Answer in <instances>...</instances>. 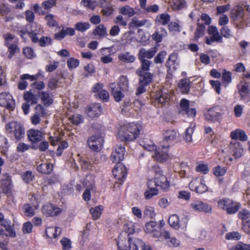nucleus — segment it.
I'll return each mask as SVG.
<instances>
[{
	"instance_id": "6",
	"label": "nucleus",
	"mask_w": 250,
	"mask_h": 250,
	"mask_svg": "<svg viewBox=\"0 0 250 250\" xmlns=\"http://www.w3.org/2000/svg\"><path fill=\"white\" fill-rule=\"evenodd\" d=\"M5 129L8 133H13L17 140H21L25 135V129L23 125L17 122H9L6 124Z\"/></svg>"
},
{
	"instance_id": "17",
	"label": "nucleus",
	"mask_w": 250,
	"mask_h": 250,
	"mask_svg": "<svg viewBox=\"0 0 250 250\" xmlns=\"http://www.w3.org/2000/svg\"><path fill=\"white\" fill-rule=\"evenodd\" d=\"M158 48L156 46L151 47L146 50V48H142L140 49L138 56V59L143 60H148L152 58L156 53Z\"/></svg>"
},
{
	"instance_id": "52",
	"label": "nucleus",
	"mask_w": 250,
	"mask_h": 250,
	"mask_svg": "<svg viewBox=\"0 0 250 250\" xmlns=\"http://www.w3.org/2000/svg\"><path fill=\"white\" fill-rule=\"evenodd\" d=\"M227 172V168L225 167H221L218 166L213 168V173L216 176H222Z\"/></svg>"
},
{
	"instance_id": "18",
	"label": "nucleus",
	"mask_w": 250,
	"mask_h": 250,
	"mask_svg": "<svg viewBox=\"0 0 250 250\" xmlns=\"http://www.w3.org/2000/svg\"><path fill=\"white\" fill-rule=\"evenodd\" d=\"M40 74H37L34 75H31L28 74H24L20 76L21 81L18 84V88L20 90H24L28 85L27 83L25 81V80H29L31 82L35 81L38 79Z\"/></svg>"
},
{
	"instance_id": "51",
	"label": "nucleus",
	"mask_w": 250,
	"mask_h": 250,
	"mask_svg": "<svg viewBox=\"0 0 250 250\" xmlns=\"http://www.w3.org/2000/svg\"><path fill=\"white\" fill-rule=\"evenodd\" d=\"M241 237L240 234L235 231L228 233L225 235V238L227 240H238L240 239Z\"/></svg>"
},
{
	"instance_id": "7",
	"label": "nucleus",
	"mask_w": 250,
	"mask_h": 250,
	"mask_svg": "<svg viewBox=\"0 0 250 250\" xmlns=\"http://www.w3.org/2000/svg\"><path fill=\"white\" fill-rule=\"evenodd\" d=\"M218 206L221 209L226 210L229 214H234L238 211L240 208L239 203L229 199L220 200L218 202Z\"/></svg>"
},
{
	"instance_id": "23",
	"label": "nucleus",
	"mask_w": 250,
	"mask_h": 250,
	"mask_svg": "<svg viewBox=\"0 0 250 250\" xmlns=\"http://www.w3.org/2000/svg\"><path fill=\"white\" fill-rule=\"evenodd\" d=\"M75 29L73 28H63L60 32L55 34L54 37L57 40H61L66 36H72L75 35Z\"/></svg>"
},
{
	"instance_id": "41",
	"label": "nucleus",
	"mask_w": 250,
	"mask_h": 250,
	"mask_svg": "<svg viewBox=\"0 0 250 250\" xmlns=\"http://www.w3.org/2000/svg\"><path fill=\"white\" fill-rule=\"evenodd\" d=\"M93 34L101 37H105L107 35L106 28L103 24H100L96 27L93 31Z\"/></svg>"
},
{
	"instance_id": "13",
	"label": "nucleus",
	"mask_w": 250,
	"mask_h": 250,
	"mask_svg": "<svg viewBox=\"0 0 250 250\" xmlns=\"http://www.w3.org/2000/svg\"><path fill=\"white\" fill-rule=\"evenodd\" d=\"M160 228L157 226L156 222L150 221L146 224L145 231L150 234L152 237L158 238L161 236Z\"/></svg>"
},
{
	"instance_id": "31",
	"label": "nucleus",
	"mask_w": 250,
	"mask_h": 250,
	"mask_svg": "<svg viewBox=\"0 0 250 250\" xmlns=\"http://www.w3.org/2000/svg\"><path fill=\"white\" fill-rule=\"evenodd\" d=\"M138 59L141 63V66L136 70V72H149L151 62L148 60Z\"/></svg>"
},
{
	"instance_id": "29",
	"label": "nucleus",
	"mask_w": 250,
	"mask_h": 250,
	"mask_svg": "<svg viewBox=\"0 0 250 250\" xmlns=\"http://www.w3.org/2000/svg\"><path fill=\"white\" fill-rule=\"evenodd\" d=\"M206 26L203 23H198L194 32V41L197 42L198 39L205 34Z\"/></svg>"
},
{
	"instance_id": "25",
	"label": "nucleus",
	"mask_w": 250,
	"mask_h": 250,
	"mask_svg": "<svg viewBox=\"0 0 250 250\" xmlns=\"http://www.w3.org/2000/svg\"><path fill=\"white\" fill-rule=\"evenodd\" d=\"M230 148L235 158H239L242 155L244 149L242 146L239 143L236 142L231 144Z\"/></svg>"
},
{
	"instance_id": "2",
	"label": "nucleus",
	"mask_w": 250,
	"mask_h": 250,
	"mask_svg": "<svg viewBox=\"0 0 250 250\" xmlns=\"http://www.w3.org/2000/svg\"><path fill=\"white\" fill-rule=\"evenodd\" d=\"M140 127L139 125L133 123L125 125L119 129L117 138L122 141H132L138 136Z\"/></svg>"
},
{
	"instance_id": "12",
	"label": "nucleus",
	"mask_w": 250,
	"mask_h": 250,
	"mask_svg": "<svg viewBox=\"0 0 250 250\" xmlns=\"http://www.w3.org/2000/svg\"><path fill=\"white\" fill-rule=\"evenodd\" d=\"M238 92L243 100H248L250 97L249 83L245 81H241L237 85Z\"/></svg>"
},
{
	"instance_id": "53",
	"label": "nucleus",
	"mask_w": 250,
	"mask_h": 250,
	"mask_svg": "<svg viewBox=\"0 0 250 250\" xmlns=\"http://www.w3.org/2000/svg\"><path fill=\"white\" fill-rule=\"evenodd\" d=\"M111 94L116 102H120L125 97L124 94L122 92V90L120 89L113 91Z\"/></svg>"
},
{
	"instance_id": "47",
	"label": "nucleus",
	"mask_w": 250,
	"mask_h": 250,
	"mask_svg": "<svg viewBox=\"0 0 250 250\" xmlns=\"http://www.w3.org/2000/svg\"><path fill=\"white\" fill-rule=\"evenodd\" d=\"M170 21V16L167 14H162L159 17H157L156 21L160 24L165 25Z\"/></svg>"
},
{
	"instance_id": "56",
	"label": "nucleus",
	"mask_w": 250,
	"mask_h": 250,
	"mask_svg": "<svg viewBox=\"0 0 250 250\" xmlns=\"http://www.w3.org/2000/svg\"><path fill=\"white\" fill-rule=\"evenodd\" d=\"M158 194V189H147L144 193L146 199L149 200Z\"/></svg>"
},
{
	"instance_id": "11",
	"label": "nucleus",
	"mask_w": 250,
	"mask_h": 250,
	"mask_svg": "<svg viewBox=\"0 0 250 250\" xmlns=\"http://www.w3.org/2000/svg\"><path fill=\"white\" fill-rule=\"evenodd\" d=\"M104 140L100 136H92L87 140V144L90 149L98 152L102 149Z\"/></svg>"
},
{
	"instance_id": "26",
	"label": "nucleus",
	"mask_w": 250,
	"mask_h": 250,
	"mask_svg": "<svg viewBox=\"0 0 250 250\" xmlns=\"http://www.w3.org/2000/svg\"><path fill=\"white\" fill-rule=\"evenodd\" d=\"M62 232L60 228L48 227L45 229V233L48 237L50 238H56L60 235Z\"/></svg>"
},
{
	"instance_id": "27",
	"label": "nucleus",
	"mask_w": 250,
	"mask_h": 250,
	"mask_svg": "<svg viewBox=\"0 0 250 250\" xmlns=\"http://www.w3.org/2000/svg\"><path fill=\"white\" fill-rule=\"evenodd\" d=\"M118 59L120 61L126 63H132L135 60V57L131 54L129 52H125L120 54L118 55Z\"/></svg>"
},
{
	"instance_id": "62",
	"label": "nucleus",
	"mask_w": 250,
	"mask_h": 250,
	"mask_svg": "<svg viewBox=\"0 0 250 250\" xmlns=\"http://www.w3.org/2000/svg\"><path fill=\"white\" fill-rule=\"evenodd\" d=\"M207 190L208 187L205 185V181L204 180H201L195 191L198 193L202 194L206 192Z\"/></svg>"
},
{
	"instance_id": "64",
	"label": "nucleus",
	"mask_w": 250,
	"mask_h": 250,
	"mask_svg": "<svg viewBox=\"0 0 250 250\" xmlns=\"http://www.w3.org/2000/svg\"><path fill=\"white\" fill-rule=\"evenodd\" d=\"M234 250H250V244L239 242L234 246Z\"/></svg>"
},
{
	"instance_id": "21",
	"label": "nucleus",
	"mask_w": 250,
	"mask_h": 250,
	"mask_svg": "<svg viewBox=\"0 0 250 250\" xmlns=\"http://www.w3.org/2000/svg\"><path fill=\"white\" fill-rule=\"evenodd\" d=\"M102 108L101 105L98 103H95L90 105L87 110V114L91 118L98 117L101 113Z\"/></svg>"
},
{
	"instance_id": "38",
	"label": "nucleus",
	"mask_w": 250,
	"mask_h": 250,
	"mask_svg": "<svg viewBox=\"0 0 250 250\" xmlns=\"http://www.w3.org/2000/svg\"><path fill=\"white\" fill-rule=\"evenodd\" d=\"M53 169V167L50 164L42 163L37 167V170L39 172L44 174H49Z\"/></svg>"
},
{
	"instance_id": "55",
	"label": "nucleus",
	"mask_w": 250,
	"mask_h": 250,
	"mask_svg": "<svg viewBox=\"0 0 250 250\" xmlns=\"http://www.w3.org/2000/svg\"><path fill=\"white\" fill-rule=\"evenodd\" d=\"M61 243L63 250H69L71 248V242L70 240L67 238H62L61 240Z\"/></svg>"
},
{
	"instance_id": "30",
	"label": "nucleus",
	"mask_w": 250,
	"mask_h": 250,
	"mask_svg": "<svg viewBox=\"0 0 250 250\" xmlns=\"http://www.w3.org/2000/svg\"><path fill=\"white\" fill-rule=\"evenodd\" d=\"M39 95L45 105L49 106L53 103L52 95L48 92L42 91Z\"/></svg>"
},
{
	"instance_id": "49",
	"label": "nucleus",
	"mask_w": 250,
	"mask_h": 250,
	"mask_svg": "<svg viewBox=\"0 0 250 250\" xmlns=\"http://www.w3.org/2000/svg\"><path fill=\"white\" fill-rule=\"evenodd\" d=\"M167 55L166 51L163 50L159 52L154 59V62L156 64L162 63Z\"/></svg>"
},
{
	"instance_id": "63",
	"label": "nucleus",
	"mask_w": 250,
	"mask_h": 250,
	"mask_svg": "<svg viewBox=\"0 0 250 250\" xmlns=\"http://www.w3.org/2000/svg\"><path fill=\"white\" fill-rule=\"evenodd\" d=\"M34 177V176L31 171H27L22 175L23 180L26 183H29L32 181Z\"/></svg>"
},
{
	"instance_id": "54",
	"label": "nucleus",
	"mask_w": 250,
	"mask_h": 250,
	"mask_svg": "<svg viewBox=\"0 0 250 250\" xmlns=\"http://www.w3.org/2000/svg\"><path fill=\"white\" fill-rule=\"evenodd\" d=\"M23 53L28 59H31L36 56L33 49L31 47H25L23 49Z\"/></svg>"
},
{
	"instance_id": "39",
	"label": "nucleus",
	"mask_w": 250,
	"mask_h": 250,
	"mask_svg": "<svg viewBox=\"0 0 250 250\" xmlns=\"http://www.w3.org/2000/svg\"><path fill=\"white\" fill-rule=\"evenodd\" d=\"M223 41V38L221 35H220L218 31L217 33L213 34L210 38L208 37L206 38V43L208 45H211L214 42H222Z\"/></svg>"
},
{
	"instance_id": "4",
	"label": "nucleus",
	"mask_w": 250,
	"mask_h": 250,
	"mask_svg": "<svg viewBox=\"0 0 250 250\" xmlns=\"http://www.w3.org/2000/svg\"><path fill=\"white\" fill-rule=\"evenodd\" d=\"M230 18L237 29H243L247 24L248 16L244 12V9L241 6H238L235 11L232 12Z\"/></svg>"
},
{
	"instance_id": "42",
	"label": "nucleus",
	"mask_w": 250,
	"mask_h": 250,
	"mask_svg": "<svg viewBox=\"0 0 250 250\" xmlns=\"http://www.w3.org/2000/svg\"><path fill=\"white\" fill-rule=\"evenodd\" d=\"M90 25L87 22H79L74 25L75 28L76 30L84 32L90 28Z\"/></svg>"
},
{
	"instance_id": "10",
	"label": "nucleus",
	"mask_w": 250,
	"mask_h": 250,
	"mask_svg": "<svg viewBox=\"0 0 250 250\" xmlns=\"http://www.w3.org/2000/svg\"><path fill=\"white\" fill-rule=\"evenodd\" d=\"M0 106L13 110L15 107V101L12 96L7 92L0 93Z\"/></svg>"
},
{
	"instance_id": "59",
	"label": "nucleus",
	"mask_w": 250,
	"mask_h": 250,
	"mask_svg": "<svg viewBox=\"0 0 250 250\" xmlns=\"http://www.w3.org/2000/svg\"><path fill=\"white\" fill-rule=\"evenodd\" d=\"M144 214L146 216L149 218L153 217L155 215L154 208L152 207L146 206L144 211Z\"/></svg>"
},
{
	"instance_id": "32",
	"label": "nucleus",
	"mask_w": 250,
	"mask_h": 250,
	"mask_svg": "<svg viewBox=\"0 0 250 250\" xmlns=\"http://www.w3.org/2000/svg\"><path fill=\"white\" fill-rule=\"evenodd\" d=\"M190 83L189 80L187 79H182L178 83V87L183 93H188L190 88Z\"/></svg>"
},
{
	"instance_id": "5",
	"label": "nucleus",
	"mask_w": 250,
	"mask_h": 250,
	"mask_svg": "<svg viewBox=\"0 0 250 250\" xmlns=\"http://www.w3.org/2000/svg\"><path fill=\"white\" fill-rule=\"evenodd\" d=\"M117 243L119 249L121 250H138V248L143 245V241L140 239L128 238L126 243L121 236L118 237Z\"/></svg>"
},
{
	"instance_id": "24",
	"label": "nucleus",
	"mask_w": 250,
	"mask_h": 250,
	"mask_svg": "<svg viewBox=\"0 0 250 250\" xmlns=\"http://www.w3.org/2000/svg\"><path fill=\"white\" fill-rule=\"evenodd\" d=\"M231 137L233 140H239L241 141H246L248 139V137L245 132L242 130L237 129L234 131H232L230 134Z\"/></svg>"
},
{
	"instance_id": "50",
	"label": "nucleus",
	"mask_w": 250,
	"mask_h": 250,
	"mask_svg": "<svg viewBox=\"0 0 250 250\" xmlns=\"http://www.w3.org/2000/svg\"><path fill=\"white\" fill-rule=\"evenodd\" d=\"M239 218L242 219L243 222L250 219V212L247 209H243L238 213Z\"/></svg>"
},
{
	"instance_id": "46",
	"label": "nucleus",
	"mask_w": 250,
	"mask_h": 250,
	"mask_svg": "<svg viewBox=\"0 0 250 250\" xmlns=\"http://www.w3.org/2000/svg\"><path fill=\"white\" fill-rule=\"evenodd\" d=\"M81 4L83 7L91 10H94L97 5L96 1L92 0H82Z\"/></svg>"
},
{
	"instance_id": "48",
	"label": "nucleus",
	"mask_w": 250,
	"mask_h": 250,
	"mask_svg": "<svg viewBox=\"0 0 250 250\" xmlns=\"http://www.w3.org/2000/svg\"><path fill=\"white\" fill-rule=\"evenodd\" d=\"M24 214L28 217H32L34 214V210L29 204H25L22 207Z\"/></svg>"
},
{
	"instance_id": "9",
	"label": "nucleus",
	"mask_w": 250,
	"mask_h": 250,
	"mask_svg": "<svg viewBox=\"0 0 250 250\" xmlns=\"http://www.w3.org/2000/svg\"><path fill=\"white\" fill-rule=\"evenodd\" d=\"M224 114V110L223 108L219 106H215L209 109L205 116L208 121H217L219 120Z\"/></svg>"
},
{
	"instance_id": "20",
	"label": "nucleus",
	"mask_w": 250,
	"mask_h": 250,
	"mask_svg": "<svg viewBox=\"0 0 250 250\" xmlns=\"http://www.w3.org/2000/svg\"><path fill=\"white\" fill-rule=\"evenodd\" d=\"M139 77V83L143 85H149L153 80V74L149 72H136Z\"/></svg>"
},
{
	"instance_id": "44",
	"label": "nucleus",
	"mask_w": 250,
	"mask_h": 250,
	"mask_svg": "<svg viewBox=\"0 0 250 250\" xmlns=\"http://www.w3.org/2000/svg\"><path fill=\"white\" fill-rule=\"evenodd\" d=\"M168 223L172 227L177 229L179 228V219L176 214H172L170 216L168 219Z\"/></svg>"
},
{
	"instance_id": "35",
	"label": "nucleus",
	"mask_w": 250,
	"mask_h": 250,
	"mask_svg": "<svg viewBox=\"0 0 250 250\" xmlns=\"http://www.w3.org/2000/svg\"><path fill=\"white\" fill-rule=\"evenodd\" d=\"M155 101L158 104H164L169 101V97L166 93L164 94L162 91L156 93Z\"/></svg>"
},
{
	"instance_id": "15",
	"label": "nucleus",
	"mask_w": 250,
	"mask_h": 250,
	"mask_svg": "<svg viewBox=\"0 0 250 250\" xmlns=\"http://www.w3.org/2000/svg\"><path fill=\"white\" fill-rule=\"evenodd\" d=\"M42 211L46 216H55L62 212V209L52 204H47L42 207Z\"/></svg>"
},
{
	"instance_id": "33",
	"label": "nucleus",
	"mask_w": 250,
	"mask_h": 250,
	"mask_svg": "<svg viewBox=\"0 0 250 250\" xmlns=\"http://www.w3.org/2000/svg\"><path fill=\"white\" fill-rule=\"evenodd\" d=\"M0 225L5 228V230L9 232L11 236L15 237L16 236V233L13 230L9 220L4 218L0 222Z\"/></svg>"
},
{
	"instance_id": "58",
	"label": "nucleus",
	"mask_w": 250,
	"mask_h": 250,
	"mask_svg": "<svg viewBox=\"0 0 250 250\" xmlns=\"http://www.w3.org/2000/svg\"><path fill=\"white\" fill-rule=\"evenodd\" d=\"M67 64L69 69H72L77 67L79 64V61L78 59L73 58H70L68 59Z\"/></svg>"
},
{
	"instance_id": "45",
	"label": "nucleus",
	"mask_w": 250,
	"mask_h": 250,
	"mask_svg": "<svg viewBox=\"0 0 250 250\" xmlns=\"http://www.w3.org/2000/svg\"><path fill=\"white\" fill-rule=\"evenodd\" d=\"M146 21V20H139L137 18L134 17L132 19L129 25L131 28L141 27L144 25Z\"/></svg>"
},
{
	"instance_id": "19",
	"label": "nucleus",
	"mask_w": 250,
	"mask_h": 250,
	"mask_svg": "<svg viewBox=\"0 0 250 250\" xmlns=\"http://www.w3.org/2000/svg\"><path fill=\"white\" fill-rule=\"evenodd\" d=\"M28 138L32 143H37L42 140L43 135L42 131L38 129H31L27 131Z\"/></svg>"
},
{
	"instance_id": "61",
	"label": "nucleus",
	"mask_w": 250,
	"mask_h": 250,
	"mask_svg": "<svg viewBox=\"0 0 250 250\" xmlns=\"http://www.w3.org/2000/svg\"><path fill=\"white\" fill-rule=\"evenodd\" d=\"M51 39L47 37H41L39 41V44L42 47H44L51 44Z\"/></svg>"
},
{
	"instance_id": "34",
	"label": "nucleus",
	"mask_w": 250,
	"mask_h": 250,
	"mask_svg": "<svg viewBox=\"0 0 250 250\" xmlns=\"http://www.w3.org/2000/svg\"><path fill=\"white\" fill-rule=\"evenodd\" d=\"M23 98L26 103H30L31 104H35L37 103L38 97L37 95L33 94L31 90L24 93Z\"/></svg>"
},
{
	"instance_id": "16",
	"label": "nucleus",
	"mask_w": 250,
	"mask_h": 250,
	"mask_svg": "<svg viewBox=\"0 0 250 250\" xmlns=\"http://www.w3.org/2000/svg\"><path fill=\"white\" fill-rule=\"evenodd\" d=\"M189 102L185 99H183L180 101L181 112L183 114H187L188 117L193 118L196 114V109L194 108H189Z\"/></svg>"
},
{
	"instance_id": "22",
	"label": "nucleus",
	"mask_w": 250,
	"mask_h": 250,
	"mask_svg": "<svg viewBox=\"0 0 250 250\" xmlns=\"http://www.w3.org/2000/svg\"><path fill=\"white\" fill-rule=\"evenodd\" d=\"M167 30L164 28L161 27L155 30L151 37L156 43H159L162 41L163 38L167 37Z\"/></svg>"
},
{
	"instance_id": "3",
	"label": "nucleus",
	"mask_w": 250,
	"mask_h": 250,
	"mask_svg": "<svg viewBox=\"0 0 250 250\" xmlns=\"http://www.w3.org/2000/svg\"><path fill=\"white\" fill-rule=\"evenodd\" d=\"M164 139L161 142V146L163 147V154H160V151H156L157 158L158 160H163L168 156V148L170 144L177 137V132L174 130H167L164 133Z\"/></svg>"
},
{
	"instance_id": "14",
	"label": "nucleus",
	"mask_w": 250,
	"mask_h": 250,
	"mask_svg": "<svg viewBox=\"0 0 250 250\" xmlns=\"http://www.w3.org/2000/svg\"><path fill=\"white\" fill-rule=\"evenodd\" d=\"M190 207L193 210L199 212L203 211L206 213H210L212 211L210 206L201 201L192 202L190 204Z\"/></svg>"
},
{
	"instance_id": "43",
	"label": "nucleus",
	"mask_w": 250,
	"mask_h": 250,
	"mask_svg": "<svg viewBox=\"0 0 250 250\" xmlns=\"http://www.w3.org/2000/svg\"><path fill=\"white\" fill-rule=\"evenodd\" d=\"M103 209L102 206H98L90 209V212L93 219L96 220L100 217Z\"/></svg>"
},
{
	"instance_id": "37",
	"label": "nucleus",
	"mask_w": 250,
	"mask_h": 250,
	"mask_svg": "<svg viewBox=\"0 0 250 250\" xmlns=\"http://www.w3.org/2000/svg\"><path fill=\"white\" fill-rule=\"evenodd\" d=\"M119 12L121 14L127 16L128 17H131L135 14L134 9L129 5H125L120 8Z\"/></svg>"
},
{
	"instance_id": "1",
	"label": "nucleus",
	"mask_w": 250,
	"mask_h": 250,
	"mask_svg": "<svg viewBox=\"0 0 250 250\" xmlns=\"http://www.w3.org/2000/svg\"><path fill=\"white\" fill-rule=\"evenodd\" d=\"M125 152V147L121 145H119L117 146L111 155V160L112 162L117 163L112 170L113 174L116 179L122 182L125 179L127 174L125 167L120 163V161L124 158Z\"/></svg>"
},
{
	"instance_id": "8",
	"label": "nucleus",
	"mask_w": 250,
	"mask_h": 250,
	"mask_svg": "<svg viewBox=\"0 0 250 250\" xmlns=\"http://www.w3.org/2000/svg\"><path fill=\"white\" fill-rule=\"evenodd\" d=\"M156 179V186L159 187L160 189L166 191L168 190L170 186L169 182L168 181L167 177L163 174L162 170L159 167H155Z\"/></svg>"
},
{
	"instance_id": "57",
	"label": "nucleus",
	"mask_w": 250,
	"mask_h": 250,
	"mask_svg": "<svg viewBox=\"0 0 250 250\" xmlns=\"http://www.w3.org/2000/svg\"><path fill=\"white\" fill-rule=\"evenodd\" d=\"M45 19L47 21V25L49 26L54 27L57 25V22L54 19V16L52 14L46 15Z\"/></svg>"
},
{
	"instance_id": "36",
	"label": "nucleus",
	"mask_w": 250,
	"mask_h": 250,
	"mask_svg": "<svg viewBox=\"0 0 250 250\" xmlns=\"http://www.w3.org/2000/svg\"><path fill=\"white\" fill-rule=\"evenodd\" d=\"M195 126L194 124H191L190 126L188 127L186 130L184 140L187 143L190 144L192 142V134Z\"/></svg>"
},
{
	"instance_id": "40",
	"label": "nucleus",
	"mask_w": 250,
	"mask_h": 250,
	"mask_svg": "<svg viewBox=\"0 0 250 250\" xmlns=\"http://www.w3.org/2000/svg\"><path fill=\"white\" fill-rule=\"evenodd\" d=\"M187 3L185 0H173L171 7L174 10H179L186 7Z\"/></svg>"
},
{
	"instance_id": "28",
	"label": "nucleus",
	"mask_w": 250,
	"mask_h": 250,
	"mask_svg": "<svg viewBox=\"0 0 250 250\" xmlns=\"http://www.w3.org/2000/svg\"><path fill=\"white\" fill-rule=\"evenodd\" d=\"M118 85L119 89L123 91H127L129 87V80L126 76L121 75L118 80Z\"/></svg>"
},
{
	"instance_id": "60",
	"label": "nucleus",
	"mask_w": 250,
	"mask_h": 250,
	"mask_svg": "<svg viewBox=\"0 0 250 250\" xmlns=\"http://www.w3.org/2000/svg\"><path fill=\"white\" fill-rule=\"evenodd\" d=\"M56 4V0H48L46 1H44L42 4V6L44 9H49L55 6Z\"/></svg>"
}]
</instances>
